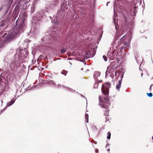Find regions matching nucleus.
<instances>
[{
  "label": "nucleus",
  "mask_w": 153,
  "mask_h": 153,
  "mask_svg": "<svg viewBox=\"0 0 153 153\" xmlns=\"http://www.w3.org/2000/svg\"><path fill=\"white\" fill-rule=\"evenodd\" d=\"M16 1H17L18 2L20 3L21 2H23L24 0H16Z\"/></svg>",
  "instance_id": "b1692460"
},
{
  "label": "nucleus",
  "mask_w": 153,
  "mask_h": 153,
  "mask_svg": "<svg viewBox=\"0 0 153 153\" xmlns=\"http://www.w3.org/2000/svg\"><path fill=\"white\" fill-rule=\"evenodd\" d=\"M108 3H107V4H108Z\"/></svg>",
  "instance_id": "ea45409f"
},
{
  "label": "nucleus",
  "mask_w": 153,
  "mask_h": 153,
  "mask_svg": "<svg viewBox=\"0 0 153 153\" xmlns=\"http://www.w3.org/2000/svg\"><path fill=\"white\" fill-rule=\"evenodd\" d=\"M14 68V69L16 68V67H15Z\"/></svg>",
  "instance_id": "79ce46f5"
},
{
  "label": "nucleus",
  "mask_w": 153,
  "mask_h": 153,
  "mask_svg": "<svg viewBox=\"0 0 153 153\" xmlns=\"http://www.w3.org/2000/svg\"><path fill=\"white\" fill-rule=\"evenodd\" d=\"M111 84L110 83L107 82L102 85V92L106 96V97L104 100H102L100 96L99 97L100 103L99 105L101 107L106 109H108V108L110 105L109 102L108 101V98L107 96L108 95L109 88L110 87Z\"/></svg>",
  "instance_id": "f03ea898"
},
{
  "label": "nucleus",
  "mask_w": 153,
  "mask_h": 153,
  "mask_svg": "<svg viewBox=\"0 0 153 153\" xmlns=\"http://www.w3.org/2000/svg\"><path fill=\"white\" fill-rule=\"evenodd\" d=\"M114 25H115V29H117V25H116V22H115V20H114Z\"/></svg>",
  "instance_id": "412c9836"
},
{
  "label": "nucleus",
  "mask_w": 153,
  "mask_h": 153,
  "mask_svg": "<svg viewBox=\"0 0 153 153\" xmlns=\"http://www.w3.org/2000/svg\"><path fill=\"white\" fill-rule=\"evenodd\" d=\"M68 73V71L65 70H62L61 72V74L63 75H64L65 76Z\"/></svg>",
  "instance_id": "9b49d317"
},
{
  "label": "nucleus",
  "mask_w": 153,
  "mask_h": 153,
  "mask_svg": "<svg viewBox=\"0 0 153 153\" xmlns=\"http://www.w3.org/2000/svg\"><path fill=\"white\" fill-rule=\"evenodd\" d=\"M47 39H48V37H47V36L46 37H45V38H42V41H44L45 42H47ZM48 43H50V42H48Z\"/></svg>",
  "instance_id": "ddd939ff"
},
{
  "label": "nucleus",
  "mask_w": 153,
  "mask_h": 153,
  "mask_svg": "<svg viewBox=\"0 0 153 153\" xmlns=\"http://www.w3.org/2000/svg\"><path fill=\"white\" fill-rule=\"evenodd\" d=\"M2 9V7H1V8H0V10H1Z\"/></svg>",
  "instance_id": "72a5a7b5"
},
{
  "label": "nucleus",
  "mask_w": 153,
  "mask_h": 153,
  "mask_svg": "<svg viewBox=\"0 0 153 153\" xmlns=\"http://www.w3.org/2000/svg\"><path fill=\"white\" fill-rule=\"evenodd\" d=\"M52 22L53 23V24L57 25L58 24V22L57 21V19H56V21L55 20L54 21H52Z\"/></svg>",
  "instance_id": "2eb2a0df"
},
{
  "label": "nucleus",
  "mask_w": 153,
  "mask_h": 153,
  "mask_svg": "<svg viewBox=\"0 0 153 153\" xmlns=\"http://www.w3.org/2000/svg\"><path fill=\"white\" fill-rule=\"evenodd\" d=\"M87 71H89V70H87Z\"/></svg>",
  "instance_id": "c03bdc74"
},
{
  "label": "nucleus",
  "mask_w": 153,
  "mask_h": 153,
  "mask_svg": "<svg viewBox=\"0 0 153 153\" xmlns=\"http://www.w3.org/2000/svg\"><path fill=\"white\" fill-rule=\"evenodd\" d=\"M98 83L97 82H96L94 84V87L95 88H97L98 87Z\"/></svg>",
  "instance_id": "f3484780"
},
{
  "label": "nucleus",
  "mask_w": 153,
  "mask_h": 153,
  "mask_svg": "<svg viewBox=\"0 0 153 153\" xmlns=\"http://www.w3.org/2000/svg\"><path fill=\"white\" fill-rule=\"evenodd\" d=\"M3 43L2 42L0 43V48H2L3 47Z\"/></svg>",
  "instance_id": "4be33fe9"
},
{
  "label": "nucleus",
  "mask_w": 153,
  "mask_h": 153,
  "mask_svg": "<svg viewBox=\"0 0 153 153\" xmlns=\"http://www.w3.org/2000/svg\"><path fill=\"white\" fill-rule=\"evenodd\" d=\"M151 86H150V89H151Z\"/></svg>",
  "instance_id": "e433bc0d"
},
{
  "label": "nucleus",
  "mask_w": 153,
  "mask_h": 153,
  "mask_svg": "<svg viewBox=\"0 0 153 153\" xmlns=\"http://www.w3.org/2000/svg\"><path fill=\"white\" fill-rule=\"evenodd\" d=\"M105 115H108V111H107V112L105 113Z\"/></svg>",
  "instance_id": "c85d7f7f"
},
{
  "label": "nucleus",
  "mask_w": 153,
  "mask_h": 153,
  "mask_svg": "<svg viewBox=\"0 0 153 153\" xmlns=\"http://www.w3.org/2000/svg\"><path fill=\"white\" fill-rule=\"evenodd\" d=\"M123 74H122V75L121 76V77L122 79L123 78Z\"/></svg>",
  "instance_id": "2f4dec72"
},
{
  "label": "nucleus",
  "mask_w": 153,
  "mask_h": 153,
  "mask_svg": "<svg viewBox=\"0 0 153 153\" xmlns=\"http://www.w3.org/2000/svg\"><path fill=\"white\" fill-rule=\"evenodd\" d=\"M107 134L108 135L107 137V139L109 140L110 138V137H111V133L110 132H108L107 133Z\"/></svg>",
  "instance_id": "dca6fc26"
},
{
  "label": "nucleus",
  "mask_w": 153,
  "mask_h": 153,
  "mask_svg": "<svg viewBox=\"0 0 153 153\" xmlns=\"http://www.w3.org/2000/svg\"><path fill=\"white\" fill-rule=\"evenodd\" d=\"M63 87H65V88H66V87H64V86H63Z\"/></svg>",
  "instance_id": "a19ab883"
},
{
  "label": "nucleus",
  "mask_w": 153,
  "mask_h": 153,
  "mask_svg": "<svg viewBox=\"0 0 153 153\" xmlns=\"http://www.w3.org/2000/svg\"><path fill=\"white\" fill-rule=\"evenodd\" d=\"M15 101V100L13 99L10 102L7 103L6 107H8L11 106L14 103Z\"/></svg>",
  "instance_id": "1a4fd4ad"
},
{
  "label": "nucleus",
  "mask_w": 153,
  "mask_h": 153,
  "mask_svg": "<svg viewBox=\"0 0 153 153\" xmlns=\"http://www.w3.org/2000/svg\"><path fill=\"white\" fill-rule=\"evenodd\" d=\"M24 21L25 19L23 16H19L16 22V25L18 26V28L15 27L9 32L7 35V33L4 34L2 38L5 43L10 42L15 36L23 32L25 27Z\"/></svg>",
  "instance_id": "f257e3e1"
},
{
  "label": "nucleus",
  "mask_w": 153,
  "mask_h": 153,
  "mask_svg": "<svg viewBox=\"0 0 153 153\" xmlns=\"http://www.w3.org/2000/svg\"><path fill=\"white\" fill-rule=\"evenodd\" d=\"M66 50L64 48H62L61 49V52L62 53H65V52H66Z\"/></svg>",
  "instance_id": "a211bd4d"
},
{
  "label": "nucleus",
  "mask_w": 153,
  "mask_h": 153,
  "mask_svg": "<svg viewBox=\"0 0 153 153\" xmlns=\"http://www.w3.org/2000/svg\"><path fill=\"white\" fill-rule=\"evenodd\" d=\"M114 51H112L108 52V53L107 56L110 59L113 60L115 57V56L114 54Z\"/></svg>",
  "instance_id": "423d86ee"
},
{
  "label": "nucleus",
  "mask_w": 153,
  "mask_h": 153,
  "mask_svg": "<svg viewBox=\"0 0 153 153\" xmlns=\"http://www.w3.org/2000/svg\"><path fill=\"white\" fill-rule=\"evenodd\" d=\"M116 2H115L114 4V9L115 10V6Z\"/></svg>",
  "instance_id": "cd10ccee"
},
{
  "label": "nucleus",
  "mask_w": 153,
  "mask_h": 153,
  "mask_svg": "<svg viewBox=\"0 0 153 153\" xmlns=\"http://www.w3.org/2000/svg\"><path fill=\"white\" fill-rule=\"evenodd\" d=\"M124 37L123 36V38H122L120 40V42H121V41H122L123 40H124Z\"/></svg>",
  "instance_id": "a878e982"
},
{
  "label": "nucleus",
  "mask_w": 153,
  "mask_h": 153,
  "mask_svg": "<svg viewBox=\"0 0 153 153\" xmlns=\"http://www.w3.org/2000/svg\"><path fill=\"white\" fill-rule=\"evenodd\" d=\"M147 94L149 97H152L153 95L151 93H147Z\"/></svg>",
  "instance_id": "6ab92c4d"
},
{
  "label": "nucleus",
  "mask_w": 153,
  "mask_h": 153,
  "mask_svg": "<svg viewBox=\"0 0 153 153\" xmlns=\"http://www.w3.org/2000/svg\"><path fill=\"white\" fill-rule=\"evenodd\" d=\"M58 86H59V87H61V85L58 84Z\"/></svg>",
  "instance_id": "7c9ffc66"
},
{
  "label": "nucleus",
  "mask_w": 153,
  "mask_h": 153,
  "mask_svg": "<svg viewBox=\"0 0 153 153\" xmlns=\"http://www.w3.org/2000/svg\"><path fill=\"white\" fill-rule=\"evenodd\" d=\"M103 58L104 60L105 61H107V57L106 56H103Z\"/></svg>",
  "instance_id": "aec40b11"
},
{
  "label": "nucleus",
  "mask_w": 153,
  "mask_h": 153,
  "mask_svg": "<svg viewBox=\"0 0 153 153\" xmlns=\"http://www.w3.org/2000/svg\"><path fill=\"white\" fill-rule=\"evenodd\" d=\"M114 63L111 62V65L108 67L107 70L105 72L106 76H108V74H110L111 77H113L114 74L115 76H120V72L119 71H115L113 67L111 68V65Z\"/></svg>",
  "instance_id": "7ed1b4c3"
},
{
  "label": "nucleus",
  "mask_w": 153,
  "mask_h": 153,
  "mask_svg": "<svg viewBox=\"0 0 153 153\" xmlns=\"http://www.w3.org/2000/svg\"><path fill=\"white\" fill-rule=\"evenodd\" d=\"M143 75V74H141V76H142Z\"/></svg>",
  "instance_id": "58836bf2"
},
{
  "label": "nucleus",
  "mask_w": 153,
  "mask_h": 153,
  "mask_svg": "<svg viewBox=\"0 0 153 153\" xmlns=\"http://www.w3.org/2000/svg\"><path fill=\"white\" fill-rule=\"evenodd\" d=\"M52 33H53V35H52V34H50L49 35V36H47L48 38H49L47 39V41L49 40V39H51H51H50V38L52 39L53 40L55 41L57 40L56 38V36H57L56 31L54 29H53L52 31Z\"/></svg>",
  "instance_id": "39448f33"
},
{
  "label": "nucleus",
  "mask_w": 153,
  "mask_h": 153,
  "mask_svg": "<svg viewBox=\"0 0 153 153\" xmlns=\"http://www.w3.org/2000/svg\"><path fill=\"white\" fill-rule=\"evenodd\" d=\"M66 88L68 89L69 91H71L72 90V89L70 88H69L67 87H66Z\"/></svg>",
  "instance_id": "393cba45"
},
{
  "label": "nucleus",
  "mask_w": 153,
  "mask_h": 153,
  "mask_svg": "<svg viewBox=\"0 0 153 153\" xmlns=\"http://www.w3.org/2000/svg\"><path fill=\"white\" fill-rule=\"evenodd\" d=\"M117 33V31L116 32V33Z\"/></svg>",
  "instance_id": "a18cd8bd"
},
{
  "label": "nucleus",
  "mask_w": 153,
  "mask_h": 153,
  "mask_svg": "<svg viewBox=\"0 0 153 153\" xmlns=\"http://www.w3.org/2000/svg\"><path fill=\"white\" fill-rule=\"evenodd\" d=\"M110 150V149H108L107 150L108 151H109Z\"/></svg>",
  "instance_id": "f704fd0d"
},
{
  "label": "nucleus",
  "mask_w": 153,
  "mask_h": 153,
  "mask_svg": "<svg viewBox=\"0 0 153 153\" xmlns=\"http://www.w3.org/2000/svg\"><path fill=\"white\" fill-rule=\"evenodd\" d=\"M51 82L52 83V82H53V84H55V82L54 83L53 81H52V82L51 81Z\"/></svg>",
  "instance_id": "c756f323"
},
{
  "label": "nucleus",
  "mask_w": 153,
  "mask_h": 153,
  "mask_svg": "<svg viewBox=\"0 0 153 153\" xmlns=\"http://www.w3.org/2000/svg\"><path fill=\"white\" fill-rule=\"evenodd\" d=\"M92 128L93 130H95L97 129V128L95 126H94L92 127Z\"/></svg>",
  "instance_id": "5701e85b"
},
{
  "label": "nucleus",
  "mask_w": 153,
  "mask_h": 153,
  "mask_svg": "<svg viewBox=\"0 0 153 153\" xmlns=\"http://www.w3.org/2000/svg\"><path fill=\"white\" fill-rule=\"evenodd\" d=\"M81 70H83V68L81 69Z\"/></svg>",
  "instance_id": "c9c22d12"
},
{
  "label": "nucleus",
  "mask_w": 153,
  "mask_h": 153,
  "mask_svg": "<svg viewBox=\"0 0 153 153\" xmlns=\"http://www.w3.org/2000/svg\"><path fill=\"white\" fill-rule=\"evenodd\" d=\"M152 140H153V136L152 137Z\"/></svg>",
  "instance_id": "4c0bfd02"
},
{
  "label": "nucleus",
  "mask_w": 153,
  "mask_h": 153,
  "mask_svg": "<svg viewBox=\"0 0 153 153\" xmlns=\"http://www.w3.org/2000/svg\"><path fill=\"white\" fill-rule=\"evenodd\" d=\"M121 80H121H119L118 83L116 85V89L118 91H120L121 84Z\"/></svg>",
  "instance_id": "6e6552de"
},
{
  "label": "nucleus",
  "mask_w": 153,
  "mask_h": 153,
  "mask_svg": "<svg viewBox=\"0 0 153 153\" xmlns=\"http://www.w3.org/2000/svg\"><path fill=\"white\" fill-rule=\"evenodd\" d=\"M7 77L10 82H12L18 79L19 78V76L17 73L13 74L7 76Z\"/></svg>",
  "instance_id": "20e7f679"
},
{
  "label": "nucleus",
  "mask_w": 153,
  "mask_h": 153,
  "mask_svg": "<svg viewBox=\"0 0 153 153\" xmlns=\"http://www.w3.org/2000/svg\"><path fill=\"white\" fill-rule=\"evenodd\" d=\"M12 65V64H11V65H10V66H11Z\"/></svg>",
  "instance_id": "37998d69"
},
{
  "label": "nucleus",
  "mask_w": 153,
  "mask_h": 153,
  "mask_svg": "<svg viewBox=\"0 0 153 153\" xmlns=\"http://www.w3.org/2000/svg\"><path fill=\"white\" fill-rule=\"evenodd\" d=\"M0 101L1 102V105H2V103H3L2 100L1 99L0 100Z\"/></svg>",
  "instance_id": "bb28decb"
},
{
  "label": "nucleus",
  "mask_w": 153,
  "mask_h": 153,
  "mask_svg": "<svg viewBox=\"0 0 153 153\" xmlns=\"http://www.w3.org/2000/svg\"><path fill=\"white\" fill-rule=\"evenodd\" d=\"M128 47V44L126 42H124L123 43V45L122 46V47L121 48V50L123 48H124V49H126Z\"/></svg>",
  "instance_id": "9d476101"
},
{
  "label": "nucleus",
  "mask_w": 153,
  "mask_h": 153,
  "mask_svg": "<svg viewBox=\"0 0 153 153\" xmlns=\"http://www.w3.org/2000/svg\"><path fill=\"white\" fill-rule=\"evenodd\" d=\"M19 6L18 5L16 6L14 9V10H16L17 12H19Z\"/></svg>",
  "instance_id": "4468645a"
},
{
  "label": "nucleus",
  "mask_w": 153,
  "mask_h": 153,
  "mask_svg": "<svg viewBox=\"0 0 153 153\" xmlns=\"http://www.w3.org/2000/svg\"><path fill=\"white\" fill-rule=\"evenodd\" d=\"M4 111V109H3V110H1V113H0V114L1 113V112H2V111Z\"/></svg>",
  "instance_id": "473e14b6"
},
{
  "label": "nucleus",
  "mask_w": 153,
  "mask_h": 153,
  "mask_svg": "<svg viewBox=\"0 0 153 153\" xmlns=\"http://www.w3.org/2000/svg\"><path fill=\"white\" fill-rule=\"evenodd\" d=\"M100 73L99 72H95L94 73V77L96 79H97L98 77H100Z\"/></svg>",
  "instance_id": "0eeeda50"
},
{
  "label": "nucleus",
  "mask_w": 153,
  "mask_h": 153,
  "mask_svg": "<svg viewBox=\"0 0 153 153\" xmlns=\"http://www.w3.org/2000/svg\"><path fill=\"white\" fill-rule=\"evenodd\" d=\"M85 117L86 119V122L88 123V115L87 114H85Z\"/></svg>",
  "instance_id": "f8f14e48"
}]
</instances>
